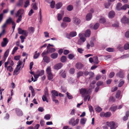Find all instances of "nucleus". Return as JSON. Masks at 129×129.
Wrapping results in <instances>:
<instances>
[{
    "label": "nucleus",
    "mask_w": 129,
    "mask_h": 129,
    "mask_svg": "<svg viewBox=\"0 0 129 129\" xmlns=\"http://www.w3.org/2000/svg\"><path fill=\"white\" fill-rule=\"evenodd\" d=\"M79 92L82 96L83 97L86 95L91 94V89L89 88L88 90L85 88H82L79 90Z\"/></svg>",
    "instance_id": "1"
},
{
    "label": "nucleus",
    "mask_w": 129,
    "mask_h": 129,
    "mask_svg": "<svg viewBox=\"0 0 129 129\" xmlns=\"http://www.w3.org/2000/svg\"><path fill=\"white\" fill-rule=\"evenodd\" d=\"M106 124L108 126L110 127V129H115L117 126L116 123L113 121H107Z\"/></svg>",
    "instance_id": "2"
},
{
    "label": "nucleus",
    "mask_w": 129,
    "mask_h": 129,
    "mask_svg": "<svg viewBox=\"0 0 129 129\" xmlns=\"http://www.w3.org/2000/svg\"><path fill=\"white\" fill-rule=\"evenodd\" d=\"M81 20L79 18L75 17L73 18L72 22L76 25H78L81 23Z\"/></svg>",
    "instance_id": "3"
},
{
    "label": "nucleus",
    "mask_w": 129,
    "mask_h": 129,
    "mask_svg": "<svg viewBox=\"0 0 129 129\" xmlns=\"http://www.w3.org/2000/svg\"><path fill=\"white\" fill-rule=\"evenodd\" d=\"M111 114L110 112H107L105 113L104 112H102L100 113V115L101 117H105L106 118L109 117L111 115Z\"/></svg>",
    "instance_id": "4"
},
{
    "label": "nucleus",
    "mask_w": 129,
    "mask_h": 129,
    "mask_svg": "<svg viewBox=\"0 0 129 129\" xmlns=\"http://www.w3.org/2000/svg\"><path fill=\"white\" fill-rule=\"evenodd\" d=\"M84 34L82 33H80L79 35V37L80 39L78 41V43L80 44V41H81L83 42H84L86 40V38L84 37Z\"/></svg>",
    "instance_id": "5"
},
{
    "label": "nucleus",
    "mask_w": 129,
    "mask_h": 129,
    "mask_svg": "<svg viewBox=\"0 0 129 129\" xmlns=\"http://www.w3.org/2000/svg\"><path fill=\"white\" fill-rule=\"evenodd\" d=\"M79 119H77L75 121L74 119H72L69 122V123L71 124L73 126H74L77 124L79 122Z\"/></svg>",
    "instance_id": "6"
},
{
    "label": "nucleus",
    "mask_w": 129,
    "mask_h": 129,
    "mask_svg": "<svg viewBox=\"0 0 129 129\" xmlns=\"http://www.w3.org/2000/svg\"><path fill=\"white\" fill-rule=\"evenodd\" d=\"M9 40L7 38L3 39V41L1 43V46L3 47H5L8 43Z\"/></svg>",
    "instance_id": "7"
},
{
    "label": "nucleus",
    "mask_w": 129,
    "mask_h": 129,
    "mask_svg": "<svg viewBox=\"0 0 129 129\" xmlns=\"http://www.w3.org/2000/svg\"><path fill=\"white\" fill-rule=\"evenodd\" d=\"M63 64L61 63H58L56 64L54 66V68L56 70H58L62 67Z\"/></svg>",
    "instance_id": "8"
},
{
    "label": "nucleus",
    "mask_w": 129,
    "mask_h": 129,
    "mask_svg": "<svg viewBox=\"0 0 129 129\" xmlns=\"http://www.w3.org/2000/svg\"><path fill=\"white\" fill-rule=\"evenodd\" d=\"M24 12V10L22 9H19L17 11V13L16 14L15 16L17 17L18 15H21L23 14Z\"/></svg>",
    "instance_id": "9"
},
{
    "label": "nucleus",
    "mask_w": 129,
    "mask_h": 129,
    "mask_svg": "<svg viewBox=\"0 0 129 129\" xmlns=\"http://www.w3.org/2000/svg\"><path fill=\"white\" fill-rule=\"evenodd\" d=\"M83 67V64L80 63H78L76 64L75 65L76 68L78 69H81Z\"/></svg>",
    "instance_id": "10"
},
{
    "label": "nucleus",
    "mask_w": 129,
    "mask_h": 129,
    "mask_svg": "<svg viewBox=\"0 0 129 129\" xmlns=\"http://www.w3.org/2000/svg\"><path fill=\"white\" fill-rule=\"evenodd\" d=\"M116 75L121 78H123L124 77V74L121 70L118 73H117Z\"/></svg>",
    "instance_id": "11"
},
{
    "label": "nucleus",
    "mask_w": 129,
    "mask_h": 129,
    "mask_svg": "<svg viewBox=\"0 0 129 129\" xmlns=\"http://www.w3.org/2000/svg\"><path fill=\"white\" fill-rule=\"evenodd\" d=\"M5 22L7 24H10L11 23L12 24L14 23L15 22L12 20V18L10 17Z\"/></svg>",
    "instance_id": "12"
},
{
    "label": "nucleus",
    "mask_w": 129,
    "mask_h": 129,
    "mask_svg": "<svg viewBox=\"0 0 129 129\" xmlns=\"http://www.w3.org/2000/svg\"><path fill=\"white\" fill-rule=\"evenodd\" d=\"M115 15V13L113 11H110L109 13V17L110 18H113Z\"/></svg>",
    "instance_id": "13"
},
{
    "label": "nucleus",
    "mask_w": 129,
    "mask_h": 129,
    "mask_svg": "<svg viewBox=\"0 0 129 129\" xmlns=\"http://www.w3.org/2000/svg\"><path fill=\"white\" fill-rule=\"evenodd\" d=\"M58 55L57 53L54 52L51 54L50 56L51 58L55 59H56Z\"/></svg>",
    "instance_id": "14"
},
{
    "label": "nucleus",
    "mask_w": 129,
    "mask_h": 129,
    "mask_svg": "<svg viewBox=\"0 0 129 129\" xmlns=\"http://www.w3.org/2000/svg\"><path fill=\"white\" fill-rule=\"evenodd\" d=\"M60 74L61 76L63 78H65L66 77V73L64 71H61L60 72Z\"/></svg>",
    "instance_id": "15"
},
{
    "label": "nucleus",
    "mask_w": 129,
    "mask_h": 129,
    "mask_svg": "<svg viewBox=\"0 0 129 129\" xmlns=\"http://www.w3.org/2000/svg\"><path fill=\"white\" fill-rule=\"evenodd\" d=\"M29 89L31 90L32 96H34L35 95V90L33 87L31 86H30L29 87Z\"/></svg>",
    "instance_id": "16"
},
{
    "label": "nucleus",
    "mask_w": 129,
    "mask_h": 129,
    "mask_svg": "<svg viewBox=\"0 0 129 129\" xmlns=\"http://www.w3.org/2000/svg\"><path fill=\"white\" fill-rule=\"evenodd\" d=\"M29 89L31 90L32 96H34L35 95V90L33 87L31 86H30L29 87Z\"/></svg>",
    "instance_id": "17"
},
{
    "label": "nucleus",
    "mask_w": 129,
    "mask_h": 129,
    "mask_svg": "<svg viewBox=\"0 0 129 129\" xmlns=\"http://www.w3.org/2000/svg\"><path fill=\"white\" fill-rule=\"evenodd\" d=\"M91 34V31L89 29L85 31L84 36L86 37H89Z\"/></svg>",
    "instance_id": "18"
},
{
    "label": "nucleus",
    "mask_w": 129,
    "mask_h": 129,
    "mask_svg": "<svg viewBox=\"0 0 129 129\" xmlns=\"http://www.w3.org/2000/svg\"><path fill=\"white\" fill-rule=\"evenodd\" d=\"M36 73L38 74L39 76L43 75L44 73V71L43 70H38L36 72Z\"/></svg>",
    "instance_id": "19"
},
{
    "label": "nucleus",
    "mask_w": 129,
    "mask_h": 129,
    "mask_svg": "<svg viewBox=\"0 0 129 129\" xmlns=\"http://www.w3.org/2000/svg\"><path fill=\"white\" fill-rule=\"evenodd\" d=\"M47 51H48L49 53H51L52 52H55L56 50L55 49L53 48H47Z\"/></svg>",
    "instance_id": "20"
},
{
    "label": "nucleus",
    "mask_w": 129,
    "mask_h": 129,
    "mask_svg": "<svg viewBox=\"0 0 129 129\" xmlns=\"http://www.w3.org/2000/svg\"><path fill=\"white\" fill-rule=\"evenodd\" d=\"M71 19L68 17H65L63 19V21L64 22H70L71 21Z\"/></svg>",
    "instance_id": "21"
},
{
    "label": "nucleus",
    "mask_w": 129,
    "mask_h": 129,
    "mask_svg": "<svg viewBox=\"0 0 129 129\" xmlns=\"http://www.w3.org/2000/svg\"><path fill=\"white\" fill-rule=\"evenodd\" d=\"M43 60L45 62L48 63L50 61V59L48 56H45L44 57Z\"/></svg>",
    "instance_id": "22"
},
{
    "label": "nucleus",
    "mask_w": 129,
    "mask_h": 129,
    "mask_svg": "<svg viewBox=\"0 0 129 129\" xmlns=\"http://www.w3.org/2000/svg\"><path fill=\"white\" fill-rule=\"evenodd\" d=\"M92 16V14L91 13H89L87 15L86 17V20L89 21L91 19Z\"/></svg>",
    "instance_id": "23"
},
{
    "label": "nucleus",
    "mask_w": 129,
    "mask_h": 129,
    "mask_svg": "<svg viewBox=\"0 0 129 129\" xmlns=\"http://www.w3.org/2000/svg\"><path fill=\"white\" fill-rule=\"evenodd\" d=\"M117 106H112L110 108V109L111 111L114 112L117 109Z\"/></svg>",
    "instance_id": "24"
},
{
    "label": "nucleus",
    "mask_w": 129,
    "mask_h": 129,
    "mask_svg": "<svg viewBox=\"0 0 129 129\" xmlns=\"http://www.w3.org/2000/svg\"><path fill=\"white\" fill-rule=\"evenodd\" d=\"M40 54V53H38L37 51H36L35 52V54L33 56V58L35 59H36L38 58Z\"/></svg>",
    "instance_id": "25"
},
{
    "label": "nucleus",
    "mask_w": 129,
    "mask_h": 129,
    "mask_svg": "<svg viewBox=\"0 0 129 129\" xmlns=\"http://www.w3.org/2000/svg\"><path fill=\"white\" fill-rule=\"evenodd\" d=\"M60 61L62 62H65L67 60V58L65 56H63L61 57L60 58Z\"/></svg>",
    "instance_id": "26"
},
{
    "label": "nucleus",
    "mask_w": 129,
    "mask_h": 129,
    "mask_svg": "<svg viewBox=\"0 0 129 129\" xmlns=\"http://www.w3.org/2000/svg\"><path fill=\"white\" fill-rule=\"evenodd\" d=\"M23 4V0H19L18 2L17 3V6L20 7Z\"/></svg>",
    "instance_id": "27"
},
{
    "label": "nucleus",
    "mask_w": 129,
    "mask_h": 129,
    "mask_svg": "<svg viewBox=\"0 0 129 129\" xmlns=\"http://www.w3.org/2000/svg\"><path fill=\"white\" fill-rule=\"evenodd\" d=\"M70 37H73L75 36L77 34V33L76 31H72L70 33Z\"/></svg>",
    "instance_id": "28"
},
{
    "label": "nucleus",
    "mask_w": 129,
    "mask_h": 129,
    "mask_svg": "<svg viewBox=\"0 0 129 129\" xmlns=\"http://www.w3.org/2000/svg\"><path fill=\"white\" fill-rule=\"evenodd\" d=\"M86 121V118H82L80 119V123L84 125L85 124Z\"/></svg>",
    "instance_id": "29"
},
{
    "label": "nucleus",
    "mask_w": 129,
    "mask_h": 129,
    "mask_svg": "<svg viewBox=\"0 0 129 129\" xmlns=\"http://www.w3.org/2000/svg\"><path fill=\"white\" fill-rule=\"evenodd\" d=\"M93 62L96 64L98 63V57L97 56H95L93 57Z\"/></svg>",
    "instance_id": "30"
},
{
    "label": "nucleus",
    "mask_w": 129,
    "mask_h": 129,
    "mask_svg": "<svg viewBox=\"0 0 129 129\" xmlns=\"http://www.w3.org/2000/svg\"><path fill=\"white\" fill-rule=\"evenodd\" d=\"M83 74V73L82 71H80L78 72L77 74V78H79L80 77L82 76Z\"/></svg>",
    "instance_id": "31"
},
{
    "label": "nucleus",
    "mask_w": 129,
    "mask_h": 129,
    "mask_svg": "<svg viewBox=\"0 0 129 129\" xmlns=\"http://www.w3.org/2000/svg\"><path fill=\"white\" fill-rule=\"evenodd\" d=\"M17 17H18V18L16 20V21L17 23H19L21 21L22 16L21 15H18V16H17Z\"/></svg>",
    "instance_id": "32"
},
{
    "label": "nucleus",
    "mask_w": 129,
    "mask_h": 129,
    "mask_svg": "<svg viewBox=\"0 0 129 129\" xmlns=\"http://www.w3.org/2000/svg\"><path fill=\"white\" fill-rule=\"evenodd\" d=\"M127 8H129V5L127 4H125L120 8V9L121 10H125Z\"/></svg>",
    "instance_id": "33"
},
{
    "label": "nucleus",
    "mask_w": 129,
    "mask_h": 129,
    "mask_svg": "<svg viewBox=\"0 0 129 129\" xmlns=\"http://www.w3.org/2000/svg\"><path fill=\"white\" fill-rule=\"evenodd\" d=\"M16 112L17 115L18 116H21L23 115V113L22 111L20 110H17Z\"/></svg>",
    "instance_id": "34"
},
{
    "label": "nucleus",
    "mask_w": 129,
    "mask_h": 129,
    "mask_svg": "<svg viewBox=\"0 0 129 129\" xmlns=\"http://www.w3.org/2000/svg\"><path fill=\"white\" fill-rule=\"evenodd\" d=\"M121 93L120 91L118 90L117 91L115 95V97L116 98L118 99L119 98Z\"/></svg>",
    "instance_id": "35"
},
{
    "label": "nucleus",
    "mask_w": 129,
    "mask_h": 129,
    "mask_svg": "<svg viewBox=\"0 0 129 129\" xmlns=\"http://www.w3.org/2000/svg\"><path fill=\"white\" fill-rule=\"evenodd\" d=\"M62 6V4L61 3H58L56 5V9H59Z\"/></svg>",
    "instance_id": "36"
},
{
    "label": "nucleus",
    "mask_w": 129,
    "mask_h": 129,
    "mask_svg": "<svg viewBox=\"0 0 129 129\" xmlns=\"http://www.w3.org/2000/svg\"><path fill=\"white\" fill-rule=\"evenodd\" d=\"M51 93L52 94H52L54 96H57L58 95V92L55 91V90H53L51 91Z\"/></svg>",
    "instance_id": "37"
},
{
    "label": "nucleus",
    "mask_w": 129,
    "mask_h": 129,
    "mask_svg": "<svg viewBox=\"0 0 129 129\" xmlns=\"http://www.w3.org/2000/svg\"><path fill=\"white\" fill-rule=\"evenodd\" d=\"M124 83V81L122 80H120L118 84V86L119 87H121Z\"/></svg>",
    "instance_id": "38"
},
{
    "label": "nucleus",
    "mask_w": 129,
    "mask_h": 129,
    "mask_svg": "<svg viewBox=\"0 0 129 129\" xmlns=\"http://www.w3.org/2000/svg\"><path fill=\"white\" fill-rule=\"evenodd\" d=\"M48 79L49 80H51L53 78V76L52 73L48 74Z\"/></svg>",
    "instance_id": "39"
},
{
    "label": "nucleus",
    "mask_w": 129,
    "mask_h": 129,
    "mask_svg": "<svg viewBox=\"0 0 129 129\" xmlns=\"http://www.w3.org/2000/svg\"><path fill=\"white\" fill-rule=\"evenodd\" d=\"M9 51V49H8L5 53L3 57L7 58L8 55Z\"/></svg>",
    "instance_id": "40"
},
{
    "label": "nucleus",
    "mask_w": 129,
    "mask_h": 129,
    "mask_svg": "<svg viewBox=\"0 0 129 129\" xmlns=\"http://www.w3.org/2000/svg\"><path fill=\"white\" fill-rule=\"evenodd\" d=\"M106 21V19L104 17L101 18L100 20V22L102 23H104Z\"/></svg>",
    "instance_id": "41"
},
{
    "label": "nucleus",
    "mask_w": 129,
    "mask_h": 129,
    "mask_svg": "<svg viewBox=\"0 0 129 129\" xmlns=\"http://www.w3.org/2000/svg\"><path fill=\"white\" fill-rule=\"evenodd\" d=\"M48 53L49 52L47 51V50L46 51H44L42 53L41 55L43 57H44V56H46Z\"/></svg>",
    "instance_id": "42"
},
{
    "label": "nucleus",
    "mask_w": 129,
    "mask_h": 129,
    "mask_svg": "<svg viewBox=\"0 0 129 129\" xmlns=\"http://www.w3.org/2000/svg\"><path fill=\"white\" fill-rule=\"evenodd\" d=\"M46 72L47 74L51 73V68L50 67H48L46 70Z\"/></svg>",
    "instance_id": "43"
},
{
    "label": "nucleus",
    "mask_w": 129,
    "mask_h": 129,
    "mask_svg": "<svg viewBox=\"0 0 129 129\" xmlns=\"http://www.w3.org/2000/svg\"><path fill=\"white\" fill-rule=\"evenodd\" d=\"M121 3H118L117 4L116 8L118 10H121L120 8L121 7Z\"/></svg>",
    "instance_id": "44"
},
{
    "label": "nucleus",
    "mask_w": 129,
    "mask_h": 129,
    "mask_svg": "<svg viewBox=\"0 0 129 129\" xmlns=\"http://www.w3.org/2000/svg\"><path fill=\"white\" fill-rule=\"evenodd\" d=\"M100 25L99 23H96L93 26V29L94 30H96L99 27Z\"/></svg>",
    "instance_id": "45"
},
{
    "label": "nucleus",
    "mask_w": 129,
    "mask_h": 129,
    "mask_svg": "<svg viewBox=\"0 0 129 129\" xmlns=\"http://www.w3.org/2000/svg\"><path fill=\"white\" fill-rule=\"evenodd\" d=\"M95 110L97 112H99L102 110V109L100 107L97 106L95 108Z\"/></svg>",
    "instance_id": "46"
},
{
    "label": "nucleus",
    "mask_w": 129,
    "mask_h": 129,
    "mask_svg": "<svg viewBox=\"0 0 129 129\" xmlns=\"http://www.w3.org/2000/svg\"><path fill=\"white\" fill-rule=\"evenodd\" d=\"M50 6L51 8H53L54 7V5L55 4V3L54 1H52L51 2H50Z\"/></svg>",
    "instance_id": "47"
},
{
    "label": "nucleus",
    "mask_w": 129,
    "mask_h": 129,
    "mask_svg": "<svg viewBox=\"0 0 129 129\" xmlns=\"http://www.w3.org/2000/svg\"><path fill=\"white\" fill-rule=\"evenodd\" d=\"M29 5V0H27L25 2L24 7L26 8Z\"/></svg>",
    "instance_id": "48"
},
{
    "label": "nucleus",
    "mask_w": 129,
    "mask_h": 129,
    "mask_svg": "<svg viewBox=\"0 0 129 129\" xmlns=\"http://www.w3.org/2000/svg\"><path fill=\"white\" fill-rule=\"evenodd\" d=\"M20 67H17L14 71L13 74V75H15L16 74V73L18 72L19 70H20Z\"/></svg>",
    "instance_id": "49"
},
{
    "label": "nucleus",
    "mask_w": 129,
    "mask_h": 129,
    "mask_svg": "<svg viewBox=\"0 0 129 129\" xmlns=\"http://www.w3.org/2000/svg\"><path fill=\"white\" fill-rule=\"evenodd\" d=\"M48 96H46L45 95H43V96L42 97V99L43 101L44 102L46 101L47 102H48V100L47 99V97H48Z\"/></svg>",
    "instance_id": "50"
},
{
    "label": "nucleus",
    "mask_w": 129,
    "mask_h": 129,
    "mask_svg": "<svg viewBox=\"0 0 129 129\" xmlns=\"http://www.w3.org/2000/svg\"><path fill=\"white\" fill-rule=\"evenodd\" d=\"M7 70L10 72H11L13 71V69L12 67L9 66L7 68Z\"/></svg>",
    "instance_id": "51"
},
{
    "label": "nucleus",
    "mask_w": 129,
    "mask_h": 129,
    "mask_svg": "<svg viewBox=\"0 0 129 129\" xmlns=\"http://www.w3.org/2000/svg\"><path fill=\"white\" fill-rule=\"evenodd\" d=\"M44 95L48 96L49 94L47 87H46L44 90Z\"/></svg>",
    "instance_id": "52"
},
{
    "label": "nucleus",
    "mask_w": 129,
    "mask_h": 129,
    "mask_svg": "<svg viewBox=\"0 0 129 129\" xmlns=\"http://www.w3.org/2000/svg\"><path fill=\"white\" fill-rule=\"evenodd\" d=\"M75 72V70L74 68H71L69 70V72L71 74H74Z\"/></svg>",
    "instance_id": "53"
},
{
    "label": "nucleus",
    "mask_w": 129,
    "mask_h": 129,
    "mask_svg": "<svg viewBox=\"0 0 129 129\" xmlns=\"http://www.w3.org/2000/svg\"><path fill=\"white\" fill-rule=\"evenodd\" d=\"M51 116L49 114L46 115L44 116V118L46 120H49L50 119Z\"/></svg>",
    "instance_id": "54"
},
{
    "label": "nucleus",
    "mask_w": 129,
    "mask_h": 129,
    "mask_svg": "<svg viewBox=\"0 0 129 129\" xmlns=\"http://www.w3.org/2000/svg\"><path fill=\"white\" fill-rule=\"evenodd\" d=\"M73 8V6L71 5H69L67 8V10L69 11L72 10Z\"/></svg>",
    "instance_id": "55"
},
{
    "label": "nucleus",
    "mask_w": 129,
    "mask_h": 129,
    "mask_svg": "<svg viewBox=\"0 0 129 129\" xmlns=\"http://www.w3.org/2000/svg\"><path fill=\"white\" fill-rule=\"evenodd\" d=\"M24 31V30L20 28L18 29V33L20 34H22Z\"/></svg>",
    "instance_id": "56"
},
{
    "label": "nucleus",
    "mask_w": 129,
    "mask_h": 129,
    "mask_svg": "<svg viewBox=\"0 0 129 129\" xmlns=\"http://www.w3.org/2000/svg\"><path fill=\"white\" fill-rule=\"evenodd\" d=\"M124 48L125 50H127L129 49V44H126L124 46Z\"/></svg>",
    "instance_id": "57"
},
{
    "label": "nucleus",
    "mask_w": 129,
    "mask_h": 129,
    "mask_svg": "<svg viewBox=\"0 0 129 129\" xmlns=\"http://www.w3.org/2000/svg\"><path fill=\"white\" fill-rule=\"evenodd\" d=\"M68 24L65 22H63L61 24V26L62 27L65 28L67 27Z\"/></svg>",
    "instance_id": "58"
},
{
    "label": "nucleus",
    "mask_w": 129,
    "mask_h": 129,
    "mask_svg": "<svg viewBox=\"0 0 129 129\" xmlns=\"http://www.w3.org/2000/svg\"><path fill=\"white\" fill-rule=\"evenodd\" d=\"M67 96L68 98L69 99H71L73 98L72 96L70 95V94L68 92H67L66 93Z\"/></svg>",
    "instance_id": "59"
},
{
    "label": "nucleus",
    "mask_w": 129,
    "mask_h": 129,
    "mask_svg": "<svg viewBox=\"0 0 129 129\" xmlns=\"http://www.w3.org/2000/svg\"><path fill=\"white\" fill-rule=\"evenodd\" d=\"M115 73L113 72H111L109 75V77L110 78H112L114 75Z\"/></svg>",
    "instance_id": "60"
},
{
    "label": "nucleus",
    "mask_w": 129,
    "mask_h": 129,
    "mask_svg": "<svg viewBox=\"0 0 129 129\" xmlns=\"http://www.w3.org/2000/svg\"><path fill=\"white\" fill-rule=\"evenodd\" d=\"M103 84V82L102 81H99L96 83V85L97 86L99 87L100 86H101Z\"/></svg>",
    "instance_id": "61"
},
{
    "label": "nucleus",
    "mask_w": 129,
    "mask_h": 129,
    "mask_svg": "<svg viewBox=\"0 0 129 129\" xmlns=\"http://www.w3.org/2000/svg\"><path fill=\"white\" fill-rule=\"evenodd\" d=\"M62 18V15L60 14H58V15L57 18L58 20L59 21L61 20Z\"/></svg>",
    "instance_id": "62"
},
{
    "label": "nucleus",
    "mask_w": 129,
    "mask_h": 129,
    "mask_svg": "<svg viewBox=\"0 0 129 129\" xmlns=\"http://www.w3.org/2000/svg\"><path fill=\"white\" fill-rule=\"evenodd\" d=\"M129 57V54H126L124 55H123L121 57V58L122 59H123L125 58H126L127 57Z\"/></svg>",
    "instance_id": "63"
},
{
    "label": "nucleus",
    "mask_w": 129,
    "mask_h": 129,
    "mask_svg": "<svg viewBox=\"0 0 129 129\" xmlns=\"http://www.w3.org/2000/svg\"><path fill=\"white\" fill-rule=\"evenodd\" d=\"M110 5V4L109 2L106 3L104 4L105 7L106 8H108Z\"/></svg>",
    "instance_id": "64"
}]
</instances>
